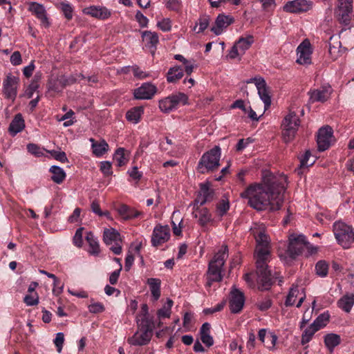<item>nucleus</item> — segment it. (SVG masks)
Instances as JSON below:
<instances>
[{
    "label": "nucleus",
    "mask_w": 354,
    "mask_h": 354,
    "mask_svg": "<svg viewBox=\"0 0 354 354\" xmlns=\"http://www.w3.org/2000/svg\"><path fill=\"white\" fill-rule=\"evenodd\" d=\"M272 304V301L269 296L259 297L256 303L258 309L261 311L268 310Z\"/></svg>",
    "instance_id": "44"
},
{
    "label": "nucleus",
    "mask_w": 354,
    "mask_h": 354,
    "mask_svg": "<svg viewBox=\"0 0 354 354\" xmlns=\"http://www.w3.org/2000/svg\"><path fill=\"white\" fill-rule=\"evenodd\" d=\"M286 177L266 174L261 185H251L241 194L248 205L257 210L277 211L283 203Z\"/></svg>",
    "instance_id": "1"
},
{
    "label": "nucleus",
    "mask_w": 354,
    "mask_h": 354,
    "mask_svg": "<svg viewBox=\"0 0 354 354\" xmlns=\"http://www.w3.org/2000/svg\"><path fill=\"white\" fill-rule=\"evenodd\" d=\"M174 304V302L171 299H167V303L164 305V306L157 311V316L159 319L162 318H168L170 317L171 313V307Z\"/></svg>",
    "instance_id": "41"
},
{
    "label": "nucleus",
    "mask_w": 354,
    "mask_h": 354,
    "mask_svg": "<svg viewBox=\"0 0 354 354\" xmlns=\"http://www.w3.org/2000/svg\"><path fill=\"white\" fill-rule=\"evenodd\" d=\"M19 77L8 73L3 82L4 97L14 101L17 95V88L19 84Z\"/></svg>",
    "instance_id": "9"
},
{
    "label": "nucleus",
    "mask_w": 354,
    "mask_h": 354,
    "mask_svg": "<svg viewBox=\"0 0 354 354\" xmlns=\"http://www.w3.org/2000/svg\"><path fill=\"white\" fill-rule=\"evenodd\" d=\"M54 344L57 347V351L60 353L62 349L63 344L64 342V335L62 333H58L56 334V337L54 339Z\"/></svg>",
    "instance_id": "58"
},
{
    "label": "nucleus",
    "mask_w": 354,
    "mask_h": 354,
    "mask_svg": "<svg viewBox=\"0 0 354 354\" xmlns=\"http://www.w3.org/2000/svg\"><path fill=\"white\" fill-rule=\"evenodd\" d=\"M250 232L257 243V272L259 276L258 288L263 290H269L276 281V272L274 274L268 269L267 262L270 252L267 248L269 240L266 233V227L263 224L254 223L250 228Z\"/></svg>",
    "instance_id": "2"
},
{
    "label": "nucleus",
    "mask_w": 354,
    "mask_h": 354,
    "mask_svg": "<svg viewBox=\"0 0 354 354\" xmlns=\"http://www.w3.org/2000/svg\"><path fill=\"white\" fill-rule=\"evenodd\" d=\"M91 149L93 155L96 157H101L109 151V147L104 140L96 141L94 138H90Z\"/></svg>",
    "instance_id": "26"
},
{
    "label": "nucleus",
    "mask_w": 354,
    "mask_h": 354,
    "mask_svg": "<svg viewBox=\"0 0 354 354\" xmlns=\"http://www.w3.org/2000/svg\"><path fill=\"white\" fill-rule=\"evenodd\" d=\"M312 53L313 50L310 41L307 39L302 41L297 48V63L301 65L310 64Z\"/></svg>",
    "instance_id": "14"
},
{
    "label": "nucleus",
    "mask_w": 354,
    "mask_h": 354,
    "mask_svg": "<svg viewBox=\"0 0 354 354\" xmlns=\"http://www.w3.org/2000/svg\"><path fill=\"white\" fill-rule=\"evenodd\" d=\"M300 125V120L295 112H290L284 118L282 123V136L286 142L292 141L297 133Z\"/></svg>",
    "instance_id": "7"
},
{
    "label": "nucleus",
    "mask_w": 354,
    "mask_h": 354,
    "mask_svg": "<svg viewBox=\"0 0 354 354\" xmlns=\"http://www.w3.org/2000/svg\"><path fill=\"white\" fill-rule=\"evenodd\" d=\"M214 197V192L207 185L201 184L200 191L196 195V198L191 204L192 209H198L202 207L207 203L211 202Z\"/></svg>",
    "instance_id": "10"
},
{
    "label": "nucleus",
    "mask_w": 354,
    "mask_h": 354,
    "mask_svg": "<svg viewBox=\"0 0 354 354\" xmlns=\"http://www.w3.org/2000/svg\"><path fill=\"white\" fill-rule=\"evenodd\" d=\"M83 227L78 228L73 236V244L78 248H81L83 244Z\"/></svg>",
    "instance_id": "51"
},
{
    "label": "nucleus",
    "mask_w": 354,
    "mask_h": 354,
    "mask_svg": "<svg viewBox=\"0 0 354 354\" xmlns=\"http://www.w3.org/2000/svg\"><path fill=\"white\" fill-rule=\"evenodd\" d=\"M68 84L67 79L64 76H51L48 80L46 88L51 97L62 91Z\"/></svg>",
    "instance_id": "16"
},
{
    "label": "nucleus",
    "mask_w": 354,
    "mask_h": 354,
    "mask_svg": "<svg viewBox=\"0 0 354 354\" xmlns=\"http://www.w3.org/2000/svg\"><path fill=\"white\" fill-rule=\"evenodd\" d=\"M129 156L130 152L128 150L119 147L115 151L113 159L116 161L118 167H122L128 162Z\"/></svg>",
    "instance_id": "33"
},
{
    "label": "nucleus",
    "mask_w": 354,
    "mask_h": 354,
    "mask_svg": "<svg viewBox=\"0 0 354 354\" xmlns=\"http://www.w3.org/2000/svg\"><path fill=\"white\" fill-rule=\"evenodd\" d=\"M308 242L304 235H291L289 237V245L286 254L291 259H295L301 254L306 248H308Z\"/></svg>",
    "instance_id": "8"
},
{
    "label": "nucleus",
    "mask_w": 354,
    "mask_h": 354,
    "mask_svg": "<svg viewBox=\"0 0 354 354\" xmlns=\"http://www.w3.org/2000/svg\"><path fill=\"white\" fill-rule=\"evenodd\" d=\"M184 75V71L181 66L170 68L167 73V81L169 83H174L180 80Z\"/></svg>",
    "instance_id": "37"
},
{
    "label": "nucleus",
    "mask_w": 354,
    "mask_h": 354,
    "mask_svg": "<svg viewBox=\"0 0 354 354\" xmlns=\"http://www.w3.org/2000/svg\"><path fill=\"white\" fill-rule=\"evenodd\" d=\"M249 82L254 83L258 90V94L264 103L265 109H268L271 104V97L266 87V83L262 77H254Z\"/></svg>",
    "instance_id": "19"
},
{
    "label": "nucleus",
    "mask_w": 354,
    "mask_h": 354,
    "mask_svg": "<svg viewBox=\"0 0 354 354\" xmlns=\"http://www.w3.org/2000/svg\"><path fill=\"white\" fill-rule=\"evenodd\" d=\"M61 10L67 20H71L73 18V9L70 3L66 2L61 3Z\"/></svg>",
    "instance_id": "50"
},
{
    "label": "nucleus",
    "mask_w": 354,
    "mask_h": 354,
    "mask_svg": "<svg viewBox=\"0 0 354 354\" xmlns=\"http://www.w3.org/2000/svg\"><path fill=\"white\" fill-rule=\"evenodd\" d=\"M341 343V337L339 335L329 333L324 336V344L327 348L333 352L335 347Z\"/></svg>",
    "instance_id": "38"
},
{
    "label": "nucleus",
    "mask_w": 354,
    "mask_h": 354,
    "mask_svg": "<svg viewBox=\"0 0 354 354\" xmlns=\"http://www.w3.org/2000/svg\"><path fill=\"white\" fill-rule=\"evenodd\" d=\"M100 171L104 176H111L113 174L111 163L109 161L101 162Z\"/></svg>",
    "instance_id": "53"
},
{
    "label": "nucleus",
    "mask_w": 354,
    "mask_h": 354,
    "mask_svg": "<svg viewBox=\"0 0 354 354\" xmlns=\"http://www.w3.org/2000/svg\"><path fill=\"white\" fill-rule=\"evenodd\" d=\"M132 72L134 75V77L138 78V79H145L147 77L149 76V74H147L146 72L143 71L137 66H133L132 67Z\"/></svg>",
    "instance_id": "62"
},
{
    "label": "nucleus",
    "mask_w": 354,
    "mask_h": 354,
    "mask_svg": "<svg viewBox=\"0 0 354 354\" xmlns=\"http://www.w3.org/2000/svg\"><path fill=\"white\" fill-rule=\"evenodd\" d=\"M230 209V203L227 198H222L216 206V214L222 218L225 215Z\"/></svg>",
    "instance_id": "43"
},
{
    "label": "nucleus",
    "mask_w": 354,
    "mask_h": 354,
    "mask_svg": "<svg viewBox=\"0 0 354 354\" xmlns=\"http://www.w3.org/2000/svg\"><path fill=\"white\" fill-rule=\"evenodd\" d=\"M354 305V294L345 295L337 301V306L346 313H350Z\"/></svg>",
    "instance_id": "36"
},
{
    "label": "nucleus",
    "mask_w": 354,
    "mask_h": 354,
    "mask_svg": "<svg viewBox=\"0 0 354 354\" xmlns=\"http://www.w3.org/2000/svg\"><path fill=\"white\" fill-rule=\"evenodd\" d=\"M254 42V38L252 35H248L246 37H241L236 43L235 45L238 47L241 55H243L248 49L250 48Z\"/></svg>",
    "instance_id": "40"
},
{
    "label": "nucleus",
    "mask_w": 354,
    "mask_h": 354,
    "mask_svg": "<svg viewBox=\"0 0 354 354\" xmlns=\"http://www.w3.org/2000/svg\"><path fill=\"white\" fill-rule=\"evenodd\" d=\"M227 257L228 248L226 245H224L221 247L218 252L215 254L214 258L209 261L205 283L207 288H211L213 282L222 281L221 270Z\"/></svg>",
    "instance_id": "3"
},
{
    "label": "nucleus",
    "mask_w": 354,
    "mask_h": 354,
    "mask_svg": "<svg viewBox=\"0 0 354 354\" xmlns=\"http://www.w3.org/2000/svg\"><path fill=\"white\" fill-rule=\"evenodd\" d=\"M35 61L32 60L29 65L25 66L23 68V74L26 78H29L32 76V73L35 68Z\"/></svg>",
    "instance_id": "61"
},
{
    "label": "nucleus",
    "mask_w": 354,
    "mask_h": 354,
    "mask_svg": "<svg viewBox=\"0 0 354 354\" xmlns=\"http://www.w3.org/2000/svg\"><path fill=\"white\" fill-rule=\"evenodd\" d=\"M187 95L178 92L160 100L158 106L162 113H168L177 109L181 105L187 104Z\"/></svg>",
    "instance_id": "6"
},
{
    "label": "nucleus",
    "mask_w": 354,
    "mask_h": 354,
    "mask_svg": "<svg viewBox=\"0 0 354 354\" xmlns=\"http://www.w3.org/2000/svg\"><path fill=\"white\" fill-rule=\"evenodd\" d=\"M136 19L141 27L147 26L149 19L139 10L136 14Z\"/></svg>",
    "instance_id": "59"
},
{
    "label": "nucleus",
    "mask_w": 354,
    "mask_h": 354,
    "mask_svg": "<svg viewBox=\"0 0 354 354\" xmlns=\"http://www.w3.org/2000/svg\"><path fill=\"white\" fill-rule=\"evenodd\" d=\"M311 103L326 102L330 96V87H322L320 89H315L308 92Z\"/></svg>",
    "instance_id": "25"
},
{
    "label": "nucleus",
    "mask_w": 354,
    "mask_h": 354,
    "mask_svg": "<svg viewBox=\"0 0 354 354\" xmlns=\"http://www.w3.org/2000/svg\"><path fill=\"white\" fill-rule=\"evenodd\" d=\"M103 240L108 245H112L115 242L122 241L120 233L113 228L106 229L104 231Z\"/></svg>",
    "instance_id": "35"
},
{
    "label": "nucleus",
    "mask_w": 354,
    "mask_h": 354,
    "mask_svg": "<svg viewBox=\"0 0 354 354\" xmlns=\"http://www.w3.org/2000/svg\"><path fill=\"white\" fill-rule=\"evenodd\" d=\"M277 339V336L274 333H269L266 337V341L265 343L266 346L269 349L273 348L276 344Z\"/></svg>",
    "instance_id": "55"
},
{
    "label": "nucleus",
    "mask_w": 354,
    "mask_h": 354,
    "mask_svg": "<svg viewBox=\"0 0 354 354\" xmlns=\"http://www.w3.org/2000/svg\"><path fill=\"white\" fill-rule=\"evenodd\" d=\"M333 232L339 244L344 248H348L354 242V231L351 226L342 222H335Z\"/></svg>",
    "instance_id": "5"
},
{
    "label": "nucleus",
    "mask_w": 354,
    "mask_h": 354,
    "mask_svg": "<svg viewBox=\"0 0 354 354\" xmlns=\"http://www.w3.org/2000/svg\"><path fill=\"white\" fill-rule=\"evenodd\" d=\"M82 12L84 15L102 21L109 19L111 15V10L106 7L94 5L83 8Z\"/></svg>",
    "instance_id": "20"
},
{
    "label": "nucleus",
    "mask_w": 354,
    "mask_h": 354,
    "mask_svg": "<svg viewBox=\"0 0 354 354\" xmlns=\"http://www.w3.org/2000/svg\"><path fill=\"white\" fill-rule=\"evenodd\" d=\"M25 127V122L21 113H17L10 122L8 131L12 136L21 132Z\"/></svg>",
    "instance_id": "29"
},
{
    "label": "nucleus",
    "mask_w": 354,
    "mask_h": 354,
    "mask_svg": "<svg viewBox=\"0 0 354 354\" xmlns=\"http://www.w3.org/2000/svg\"><path fill=\"white\" fill-rule=\"evenodd\" d=\"M49 172L52 174L51 180L56 184L60 185L66 179V172L59 166H51L49 169Z\"/></svg>",
    "instance_id": "34"
},
{
    "label": "nucleus",
    "mask_w": 354,
    "mask_h": 354,
    "mask_svg": "<svg viewBox=\"0 0 354 354\" xmlns=\"http://www.w3.org/2000/svg\"><path fill=\"white\" fill-rule=\"evenodd\" d=\"M49 153L56 160H58L62 163L68 162V158L64 151L52 150L50 151Z\"/></svg>",
    "instance_id": "52"
},
{
    "label": "nucleus",
    "mask_w": 354,
    "mask_h": 354,
    "mask_svg": "<svg viewBox=\"0 0 354 354\" xmlns=\"http://www.w3.org/2000/svg\"><path fill=\"white\" fill-rule=\"evenodd\" d=\"M330 318V315L328 313H324L319 315L315 320L312 323L313 326L318 328L319 330L321 328H324L328 322Z\"/></svg>",
    "instance_id": "45"
},
{
    "label": "nucleus",
    "mask_w": 354,
    "mask_h": 354,
    "mask_svg": "<svg viewBox=\"0 0 354 354\" xmlns=\"http://www.w3.org/2000/svg\"><path fill=\"white\" fill-rule=\"evenodd\" d=\"M332 136L333 129L331 127L326 126L319 129L317 138L319 151H324L330 147Z\"/></svg>",
    "instance_id": "18"
},
{
    "label": "nucleus",
    "mask_w": 354,
    "mask_h": 354,
    "mask_svg": "<svg viewBox=\"0 0 354 354\" xmlns=\"http://www.w3.org/2000/svg\"><path fill=\"white\" fill-rule=\"evenodd\" d=\"M137 325L138 330L153 335L154 324L153 320L149 317H137Z\"/></svg>",
    "instance_id": "30"
},
{
    "label": "nucleus",
    "mask_w": 354,
    "mask_h": 354,
    "mask_svg": "<svg viewBox=\"0 0 354 354\" xmlns=\"http://www.w3.org/2000/svg\"><path fill=\"white\" fill-rule=\"evenodd\" d=\"M316 273L321 277H326L328 274V265L325 261H319L315 265Z\"/></svg>",
    "instance_id": "46"
},
{
    "label": "nucleus",
    "mask_w": 354,
    "mask_h": 354,
    "mask_svg": "<svg viewBox=\"0 0 354 354\" xmlns=\"http://www.w3.org/2000/svg\"><path fill=\"white\" fill-rule=\"evenodd\" d=\"M127 174L129 175L130 178L135 181V185L138 184V182L143 176L142 172L139 171L136 166L133 167L131 170H129Z\"/></svg>",
    "instance_id": "49"
},
{
    "label": "nucleus",
    "mask_w": 354,
    "mask_h": 354,
    "mask_svg": "<svg viewBox=\"0 0 354 354\" xmlns=\"http://www.w3.org/2000/svg\"><path fill=\"white\" fill-rule=\"evenodd\" d=\"M157 87L150 83L145 82L142 85L134 89L133 97L136 100H151L157 93Z\"/></svg>",
    "instance_id": "17"
},
{
    "label": "nucleus",
    "mask_w": 354,
    "mask_h": 354,
    "mask_svg": "<svg viewBox=\"0 0 354 354\" xmlns=\"http://www.w3.org/2000/svg\"><path fill=\"white\" fill-rule=\"evenodd\" d=\"M318 330V328L313 326V324H311L302 333L301 340V344L305 345L308 344L312 339L315 333Z\"/></svg>",
    "instance_id": "42"
},
{
    "label": "nucleus",
    "mask_w": 354,
    "mask_h": 354,
    "mask_svg": "<svg viewBox=\"0 0 354 354\" xmlns=\"http://www.w3.org/2000/svg\"><path fill=\"white\" fill-rule=\"evenodd\" d=\"M192 214L194 218H198V223L202 227H205L209 223L214 222V218L207 207H199L198 209H193Z\"/></svg>",
    "instance_id": "23"
},
{
    "label": "nucleus",
    "mask_w": 354,
    "mask_h": 354,
    "mask_svg": "<svg viewBox=\"0 0 354 354\" xmlns=\"http://www.w3.org/2000/svg\"><path fill=\"white\" fill-rule=\"evenodd\" d=\"M298 293L299 290L297 287L290 288L285 301L286 306L288 307L294 305L295 302V298L297 297Z\"/></svg>",
    "instance_id": "48"
},
{
    "label": "nucleus",
    "mask_w": 354,
    "mask_h": 354,
    "mask_svg": "<svg viewBox=\"0 0 354 354\" xmlns=\"http://www.w3.org/2000/svg\"><path fill=\"white\" fill-rule=\"evenodd\" d=\"M152 336L153 335L149 333L138 330L133 336L128 338L127 342L132 346H145L150 342Z\"/></svg>",
    "instance_id": "24"
},
{
    "label": "nucleus",
    "mask_w": 354,
    "mask_h": 354,
    "mask_svg": "<svg viewBox=\"0 0 354 354\" xmlns=\"http://www.w3.org/2000/svg\"><path fill=\"white\" fill-rule=\"evenodd\" d=\"M313 7V2L308 0H292L288 1L283 6V10L290 13L307 12Z\"/></svg>",
    "instance_id": "15"
},
{
    "label": "nucleus",
    "mask_w": 354,
    "mask_h": 354,
    "mask_svg": "<svg viewBox=\"0 0 354 354\" xmlns=\"http://www.w3.org/2000/svg\"><path fill=\"white\" fill-rule=\"evenodd\" d=\"M221 156V149L219 146H214L204 153L197 165L198 172L205 174L217 170L220 166Z\"/></svg>",
    "instance_id": "4"
},
{
    "label": "nucleus",
    "mask_w": 354,
    "mask_h": 354,
    "mask_svg": "<svg viewBox=\"0 0 354 354\" xmlns=\"http://www.w3.org/2000/svg\"><path fill=\"white\" fill-rule=\"evenodd\" d=\"M147 283L149 286L153 300H158L161 295V280L158 278H149Z\"/></svg>",
    "instance_id": "31"
},
{
    "label": "nucleus",
    "mask_w": 354,
    "mask_h": 354,
    "mask_svg": "<svg viewBox=\"0 0 354 354\" xmlns=\"http://www.w3.org/2000/svg\"><path fill=\"white\" fill-rule=\"evenodd\" d=\"M88 308L90 313L95 314L102 313L105 310L104 306L100 302L91 304L88 306Z\"/></svg>",
    "instance_id": "56"
},
{
    "label": "nucleus",
    "mask_w": 354,
    "mask_h": 354,
    "mask_svg": "<svg viewBox=\"0 0 354 354\" xmlns=\"http://www.w3.org/2000/svg\"><path fill=\"white\" fill-rule=\"evenodd\" d=\"M39 84H35V83L30 82L25 91V95L28 98H31L34 93L38 89Z\"/></svg>",
    "instance_id": "63"
},
{
    "label": "nucleus",
    "mask_w": 354,
    "mask_h": 354,
    "mask_svg": "<svg viewBox=\"0 0 354 354\" xmlns=\"http://www.w3.org/2000/svg\"><path fill=\"white\" fill-rule=\"evenodd\" d=\"M27 150L36 157H41L44 155L42 149L36 144L30 143L27 145Z\"/></svg>",
    "instance_id": "54"
},
{
    "label": "nucleus",
    "mask_w": 354,
    "mask_h": 354,
    "mask_svg": "<svg viewBox=\"0 0 354 354\" xmlns=\"http://www.w3.org/2000/svg\"><path fill=\"white\" fill-rule=\"evenodd\" d=\"M10 62L13 66H19L22 63L21 55L19 51H15L10 56Z\"/></svg>",
    "instance_id": "60"
},
{
    "label": "nucleus",
    "mask_w": 354,
    "mask_h": 354,
    "mask_svg": "<svg viewBox=\"0 0 354 354\" xmlns=\"http://www.w3.org/2000/svg\"><path fill=\"white\" fill-rule=\"evenodd\" d=\"M234 21V19L232 16L219 14L216 19L214 25L211 28V31L216 35H220L223 29L233 24Z\"/></svg>",
    "instance_id": "22"
},
{
    "label": "nucleus",
    "mask_w": 354,
    "mask_h": 354,
    "mask_svg": "<svg viewBox=\"0 0 354 354\" xmlns=\"http://www.w3.org/2000/svg\"><path fill=\"white\" fill-rule=\"evenodd\" d=\"M337 8L335 13L340 22L348 25L351 21L353 12V0H337Z\"/></svg>",
    "instance_id": "11"
},
{
    "label": "nucleus",
    "mask_w": 354,
    "mask_h": 354,
    "mask_svg": "<svg viewBox=\"0 0 354 354\" xmlns=\"http://www.w3.org/2000/svg\"><path fill=\"white\" fill-rule=\"evenodd\" d=\"M28 10L40 21L42 27L47 28L50 26L46 10L42 4L37 2H30L28 3Z\"/></svg>",
    "instance_id": "13"
},
{
    "label": "nucleus",
    "mask_w": 354,
    "mask_h": 354,
    "mask_svg": "<svg viewBox=\"0 0 354 354\" xmlns=\"http://www.w3.org/2000/svg\"><path fill=\"white\" fill-rule=\"evenodd\" d=\"M157 26L163 32H168L171 29V21L169 18H165L158 21Z\"/></svg>",
    "instance_id": "57"
},
{
    "label": "nucleus",
    "mask_w": 354,
    "mask_h": 354,
    "mask_svg": "<svg viewBox=\"0 0 354 354\" xmlns=\"http://www.w3.org/2000/svg\"><path fill=\"white\" fill-rule=\"evenodd\" d=\"M86 241L88 243L90 250L89 252L94 255H97L100 253V245L97 239L91 232H87L86 235Z\"/></svg>",
    "instance_id": "39"
},
{
    "label": "nucleus",
    "mask_w": 354,
    "mask_h": 354,
    "mask_svg": "<svg viewBox=\"0 0 354 354\" xmlns=\"http://www.w3.org/2000/svg\"><path fill=\"white\" fill-rule=\"evenodd\" d=\"M170 238V229L167 225L158 224L155 226L152 236L151 245L153 247H158L167 242Z\"/></svg>",
    "instance_id": "12"
},
{
    "label": "nucleus",
    "mask_w": 354,
    "mask_h": 354,
    "mask_svg": "<svg viewBox=\"0 0 354 354\" xmlns=\"http://www.w3.org/2000/svg\"><path fill=\"white\" fill-rule=\"evenodd\" d=\"M225 304V301L219 303L213 308H205L203 312L206 315L213 314L214 313L219 312L223 309Z\"/></svg>",
    "instance_id": "64"
},
{
    "label": "nucleus",
    "mask_w": 354,
    "mask_h": 354,
    "mask_svg": "<svg viewBox=\"0 0 354 354\" xmlns=\"http://www.w3.org/2000/svg\"><path fill=\"white\" fill-rule=\"evenodd\" d=\"M245 304L244 294L238 289H234L231 292L230 299V308L232 313H239Z\"/></svg>",
    "instance_id": "21"
},
{
    "label": "nucleus",
    "mask_w": 354,
    "mask_h": 354,
    "mask_svg": "<svg viewBox=\"0 0 354 354\" xmlns=\"http://www.w3.org/2000/svg\"><path fill=\"white\" fill-rule=\"evenodd\" d=\"M142 37L145 46L149 48L151 51L156 49V46L159 42V37L155 32L145 30L142 32Z\"/></svg>",
    "instance_id": "27"
},
{
    "label": "nucleus",
    "mask_w": 354,
    "mask_h": 354,
    "mask_svg": "<svg viewBox=\"0 0 354 354\" xmlns=\"http://www.w3.org/2000/svg\"><path fill=\"white\" fill-rule=\"evenodd\" d=\"M118 212L125 220L135 218L143 214V212L131 208L125 204L120 205L118 208Z\"/></svg>",
    "instance_id": "28"
},
{
    "label": "nucleus",
    "mask_w": 354,
    "mask_h": 354,
    "mask_svg": "<svg viewBox=\"0 0 354 354\" xmlns=\"http://www.w3.org/2000/svg\"><path fill=\"white\" fill-rule=\"evenodd\" d=\"M210 18L208 15H204L200 17L198 19V23L194 27L196 30L197 25H199L198 32H203L209 26Z\"/></svg>",
    "instance_id": "47"
},
{
    "label": "nucleus",
    "mask_w": 354,
    "mask_h": 354,
    "mask_svg": "<svg viewBox=\"0 0 354 354\" xmlns=\"http://www.w3.org/2000/svg\"><path fill=\"white\" fill-rule=\"evenodd\" d=\"M144 113V107L134 106L126 113V119L133 124H138Z\"/></svg>",
    "instance_id": "32"
}]
</instances>
